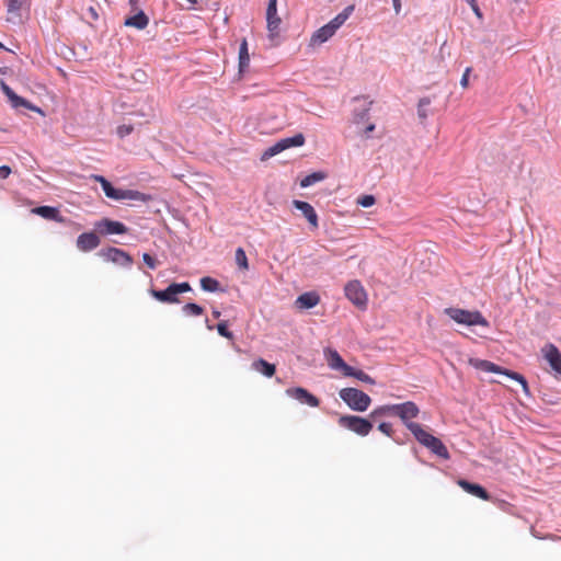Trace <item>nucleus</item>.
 Returning a JSON list of instances; mask_svg holds the SVG:
<instances>
[{
  "label": "nucleus",
  "mask_w": 561,
  "mask_h": 561,
  "mask_svg": "<svg viewBox=\"0 0 561 561\" xmlns=\"http://www.w3.org/2000/svg\"><path fill=\"white\" fill-rule=\"evenodd\" d=\"M458 485L463 491H466L467 493H469L476 497H479V499L485 500V501H488L490 499V494L488 493V491L482 485H480L478 483H473L468 480L460 479L458 481Z\"/></svg>",
  "instance_id": "14"
},
{
  "label": "nucleus",
  "mask_w": 561,
  "mask_h": 561,
  "mask_svg": "<svg viewBox=\"0 0 561 561\" xmlns=\"http://www.w3.org/2000/svg\"><path fill=\"white\" fill-rule=\"evenodd\" d=\"M373 130H375V124H373V123H371V124H369L368 126H366V128H365V134H367V135H368V134H369V133H371Z\"/></svg>",
  "instance_id": "57"
},
{
  "label": "nucleus",
  "mask_w": 561,
  "mask_h": 561,
  "mask_svg": "<svg viewBox=\"0 0 561 561\" xmlns=\"http://www.w3.org/2000/svg\"><path fill=\"white\" fill-rule=\"evenodd\" d=\"M325 179V174L323 172H312L308 175H306L301 181H300V186L301 187H308V186H311L322 180Z\"/></svg>",
  "instance_id": "35"
},
{
  "label": "nucleus",
  "mask_w": 561,
  "mask_h": 561,
  "mask_svg": "<svg viewBox=\"0 0 561 561\" xmlns=\"http://www.w3.org/2000/svg\"><path fill=\"white\" fill-rule=\"evenodd\" d=\"M545 357L550 367L561 376V353L553 344H548L545 350Z\"/></svg>",
  "instance_id": "16"
},
{
  "label": "nucleus",
  "mask_w": 561,
  "mask_h": 561,
  "mask_svg": "<svg viewBox=\"0 0 561 561\" xmlns=\"http://www.w3.org/2000/svg\"><path fill=\"white\" fill-rule=\"evenodd\" d=\"M284 151L282 142L278 140L273 146L268 147L262 154V160L270 159Z\"/></svg>",
  "instance_id": "40"
},
{
  "label": "nucleus",
  "mask_w": 561,
  "mask_h": 561,
  "mask_svg": "<svg viewBox=\"0 0 561 561\" xmlns=\"http://www.w3.org/2000/svg\"><path fill=\"white\" fill-rule=\"evenodd\" d=\"M236 263L238 264V266L242 270H248L249 268V265H248V257H247V254L244 252V250L242 248H238L236 250Z\"/></svg>",
  "instance_id": "42"
},
{
  "label": "nucleus",
  "mask_w": 561,
  "mask_h": 561,
  "mask_svg": "<svg viewBox=\"0 0 561 561\" xmlns=\"http://www.w3.org/2000/svg\"><path fill=\"white\" fill-rule=\"evenodd\" d=\"M99 255L102 256L105 261L127 268H129L134 263V260L129 253L115 247H108L100 250Z\"/></svg>",
  "instance_id": "7"
},
{
  "label": "nucleus",
  "mask_w": 561,
  "mask_h": 561,
  "mask_svg": "<svg viewBox=\"0 0 561 561\" xmlns=\"http://www.w3.org/2000/svg\"><path fill=\"white\" fill-rule=\"evenodd\" d=\"M11 174V168L9 165L0 167V178L7 179Z\"/></svg>",
  "instance_id": "52"
},
{
  "label": "nucleus",
  "mask_w": 561,
  "mask_h": 561,
  "mask_svg": "<svg viewBox=\"0 0 561 561\" xmlns=\"http://www.w3.org/2000/svg\"><path fill=\"white\" fill-rule=\"evenodd\" d=\"M397 416L400 417L404 426L413 434V425H420L416 422H413L412 419L419 416L420 409L417 404L413 401H405L403 403H397Z\"/></svg>",
  "instance_id": "5"
},
{
  "label": "nucleus",
  "mask_w": 561,
  "mask_h": 561,
  "mask_svg": "<svg viewBox=\"0 0 561 561\" xmlns=\"http://www.w3.org/2000/svg\"><path fill=\"white\" fill-rule=\"evenodd\" d=\"M211 313H213V317L216 318V319L221 316L220 311L217 310V309H214Z\"/></svg>",
  "instance_id": "59"
},
{
  "label": "nucleus",
  "mask_w": 561,
  "mask_h": 561,
  "mask_svg": "<svg viewBox=\"0 0 561 561\" xmlns=\"http://www.w3.org/2000/svg\"><path fill=\"white\" fill-rule=\"evenodd\" d=\"M470 72H471V68L468 67V68H466L465 72L462 73V77L460 79V85L462 88H467L468 87Z\"/></svg>",
  "instance_id": "51"
},
{
  "label": "nucleus",
  "mask_w": 561,
  "mask_h": 561,
  "mask_svg": "<svg viewBox=\"0 0 561 561\" xmlns=\"http://www.w3.org/2000/svg\"><path fill=\"white\" fill-rule=\"evenodd\" d=\"M142 260H144V263L150 268V270H154L157 268L158 266V261L157 259H154L152 255H150L149 253H144L142 254Z\"/></svg>",
  "instance_id": "48"
},
{
  "label": "nucleus",
  "mask_w": 561,
  "mask_h": 561,
  "mask_svg": "<svg viewBox=\"0 0 561 561\" xmlns=\"http://www.w3.org/2000/svg\"><path fill=\"white\" fill-rule=\"evenodd\" d=\"M339 396L351 410L357 412L366 411L371 403V398L357 388H343L340 390Z\"/></svg>",
  "instance_id": "3"
},
{
  "label": "nucleus",
  "mask_w": 561,
  "mask_h": 561,
  "mask_svg": "<svg viewBox=\"0 0 561 561\" xmlns=\"http://www.w3.org/2000/svg\"><path fill=\"white\" fill-rule=\"evenodd\" d=\"M346 298L357 308L365 309L367 307V294L359 280L348 282L344 287Z\"/></svg>",
  "instance_id": "6"
},
{
  "label": "nucleus",
  "mask_w": 561,
  "mask_h": 561,
  "mask_svg": "<svg viewBox=\"0 0 561 561\" xmlns=\"http://www.w3.org/2000/svg\"><path fill=\"white\" fill-rule=\"evenodd\" d=\"M100 242V238L95 232H83L77 238V248L82 252H90L96 249Z\"/></svg>",
  "instance_id": "13"
},
{
  "label": "nucleus",
  "mask_w": 561,
  "mask_h": 561,
  "mask_svg": "<svg viewBox=\"0 0 561 561\" xmlns=\"http://www.w3.org/2000/svg\"><path fill=\"white\" fill-rule=\"evenodd\" d=\"M520 386L523 387V390L526 394H529V388H528V382L526 380V378H524V380H522V382H519Z\"/></svg>",
  "instance_id": "55"
},
{
  "label": "nucleus",
  "mask_w": 561,
  "mask_h": 561,
  "mask_svg": "<svg viewBox=\"0 0 561 561\" xmlns=\"http://www.w3.org/2000/svg\"><path fill=\"white\" fill-rule=\"evenodd\" d=\"M128 3L130 5L131 10L135 11V10H137L139 0H128Z\"/></svg>",
  "instance_id": "56"
},
{
  "label": "nucleus",
  "mask_w": 561,
  "mask_h": 561,
  "mask_svg": "<svg viewBox=\"0 0 561 561\" xmlns=\"http://www.w3.org/2000/svg\"><path fill=\"white\" fill-rule=\"evenodd\" d=\"M32 213L38 215L45 219L54 220L57 222H65L66 218H64L57 207L53 206H38L32 209Z\"/></svg>",
  "instance_id": "17"
},
{
  "label": "nucleus",
  "mask_w": 561,
  "mask_h": 561,
  "mask_svg": "<svg viewBox=\"0 0 561 561\" xmlns=\"http://www.w3.org/2000/svg\"><path fill=\"white\" fill-rule=\"evenodd\" d=\"M378 430L383 433L385 435H387L388 437H391L397 444H402L401 440L397 439L393 437V430H392V425L390 423H387V422H381L379 425H378Z\"/></svg>",
  "instance_id": "44"
},
{
  "label": "nucleus",
  "mask_w": 561,
  "mask_h": 561,
  "mask_svg": "<svg viewBox=\"0 0 561 561\" xmlns=\"http://www.w3.org/2000/svg\"><path fill=\"white\" fill-rule=\"evenodd\" d=\"M376 203V198L374 195H362L357 199V204L360 205L364 208L371 207Z\"/></svg>",
  "instance_id": "45"
},
{
  "label": "nucleus",
  "mask_w": 561,
  "mask_h": 561,
  "mask_svg": "<svg viewBox=\"0 0 561 561\" xmlns=\"http://www.w3.org/2000/svg\"><path fill=\"white\" fill-rule=\"evenodd\" d=\"M191 7H188V9H195V5L197 4L198 0H186Z\"/></svg>",
  "instance_id": "58"
},
{
  "label": "nucleus",
  "mask_w": 561,
  "mask_h": 561,
  "mask_svg": "<svg viewBox=\"0 0 561 561\" xmlns=\"http://www.w3.org/2000/svg\"><path fill=\"white\" fill-rule=\"evenodd\" d=\"M369 105H364L363 107L354 108V122L356 124L366 122L369 118Z\"/></svg>",
  "instance_id": "37"
},
{
  "label": "nucleus",
  "mask_w": 561,
  "mask_h": 561,
  "mask_svg": "<svg viewBox=\"0 0 561 561\" xmlns=\"http://www.w3.org/2000/svg\"><path fill=\"white\" fill-rule=\"evenodd\" d=\"M119 195V201L130 199L141 203H148L152 201V196L150 194H146L137 190H122Z\"/></svg>",
  "instance_id": "27"
},
{
  "label": "nucleus",
  "mask_w": 561,
  "mask_h": 561,
  "mask_svg": "<svg viewBox=\"0 0 561 561\" xmlns=\"http://www.w3.org/2000/svg\"><path fill=\"white\" fill-rule=\"evenodd\" d=\"M465 1L470 5V8L472 9L476 16L478 19L482 20L483 14H482V11H481L477 0H465Z\"/></svg>",
  "instance_id": "50"
},
{
  "label": "nucleus",
  "mask_w": 561,
  "mask_h": 561,
  "mask_svg": "<svg viewBox=\"0 0 561 561\" xmlns=\"http://www.w3.org/2000/svg\"><path fill=\"white\" fill-rule=\"evenodd\" d=\"M88 12L90 14V16L93 19V20H98L99 19V14L96 12V10L93 8V7H90L88 9Z\"/></svg>",
  "instance_id": "54"
},
{
  "label": "nucleus",
  "mask_w": 561,
  "mask_h": 561,
  "mask_svg": "<svg viewBox=\"0 0 561 561\" xmlns=\"http://www.w3.org/2000/svg\"><path fill=\"white\" fill-rule=\"evenodd\" d=\"M149 24V18L142 10H138L136 14L128 16L124 21L125 26L145 30Z\"/></svg>",
  "instance_id": "24"
},
{
  "label": "nucleus",
  "mask_w": 561,
  "mask_h": 561,
  "mask_svg": "<svg viewBox=\"0 0 561 561\" xmlns=\"http://www.w3.org/2000/svg\"><path fill=\"white\" fill-rule=\"evenodd\" d=\"M252 368L268 378H271L276 371L275 365L266 362L263 358L254 360L252 363Z\"/></svg>",
  "instance_id": "29"
},
{
  "label": "nucleus",
  "mask_w": 561,
  "mask_h": 561,
  "mask_svg": "<svg viewBox=\"0 0 561 561\" xmlns=\"http://www.w3.org/2000/svg\"><path fill=\"white\" fill-rule=\"evenodd\" d=\"M469 364L478 370L501 374L502 367L486 359L470 358Z\"/></svg>",
  "instance_id": "26"
},
{
  "label": "nucleus",
  "mask_w": 561,
  "mask_h": 561,
  "mask_svg": "<svg viewBox=\"0 0 561 561\" xmlns=\"http://www.w3.org/2000/svg\"><path fill=\"white\" fill-rule=\"evenodd\" d=\"M397 403L394 404H383L377 407L369 413V419L376 421L379 417L383 416H397Z\"/></svg>",
  "instance_id": "28"
},
{
  "label": "nucleus",
  "mask_w": 561,
  "mask_h": 561,
  "mask_svg": "<svg viewBox=\"0 0 561 561\" xmlns=\"http://www.w3.org/2000/svg\"><path fill=\"white\" fill-rule=\"evenodd\" d=\"M172 285L174 287V291H175L176 296L192 290V287H191L190 283H187V282L172 283Z\"/></svg>",
  "instance_id": "47"
},
{
  "label": "nucleus",
  "mask_w": 561,
  "mask_h": 561,
  "mask_svg": "<svg viewBox=\"0 0 561 561\" xmlns=\"http://www.w3.org/2000/svg\"><path fill=\"white\" fill-rule=\"evenodd\" d=\"M91 179H93L95 182H99L101 184L102 190L106 197L114 199V201H119V196H121L119 194H121L122 188L114 187L112 185V183L107 179H105L103 175L92 174Z\"/></svg>",
  "instance_id": "19"
},
{
  "label": "nucleus",
  "mask_w": 561,
  "mask_h": 561,
  "mask_svg": "<svg viewBox=\"0 0 561 561\" xmlns=\"http://www.w3.org/2000/svg\"><path fill=\"white\" fill-rule=\"evenodd\" d=\"M373 420L358 415H342L339 419L340 426L356 433L359 436H367L373 430Z\"/></svg>",
  "instance_id": "4"
},
{
  "label": "nucleus",
  "mask_w": 561,
  "mask_h": 561,
  "mask_svg": "<svg viewBox=\"0 0 561 561\" xmlns=\"http://www.w3.org/2000/svg\"><path fill=\"white\" fill-rule=\"evenodd\" d=\"M502 375H505L507 376L508 378L513 379V380H516L517 382H522V380H524V376L516 373V371H513V370H508V369H505L502 367Z\"/></svg>",
  "instance_id": "49"
},
{
  "label": "nucleus",
  "mask_w": 561,
  "mask_h": 561,
  "mask_svg": "<svg viewBox=\"0 0 561 561\" xmlns=\"http://www.w3.org/2000/svg\"><path fill=\"white\" fill-rule=\"evenodd\" d=\"M3 47H4L3 44L0 42V48H3Z\"/></svg>",
  "instance_id": "62"
},
{
  "label": "nucleus",
  "mask_w": 561,
  "mask_h": 561,
  "mask_svg": "<svg viewBox=\"0 0 561 561\" xmlns=\"http://www.w3.org/2000/svg\"><path fill=\"white\" fill-rule=\"evenodd\" d=\"M91 179H93L95 182H99L101 184L102 190L106 197L114 199V201H119V196H121L119 194H121L122 188L114 187L112 185V183L107 179H105L103 175L92 174Z\"/></svg>",
  "instance_id": "18"
},
{
  "label": "nucleus",
  "mask_w": 561,
  "mask_h": 561,
  "mask_svg": "<svg viewBox=\"0 0 561 561\" xmlns=\"http://www.w3.org/2000/svg\"><path fill=\"white\" fill-rule=\"evenodd\" d=\"M182 311L186 316L198 317L203 314L204 309L195 302H187L183 306Z\"/></svg>",
  "instance_id": "38"
},
{
  "label": "nucleus",
  "mask_w": 561,
  "mask_h": 561,
  "mask_svg": "<svg viewBox=\"0 0 561 561\" xmlns=\"http://www.w3.org/2000/svg\"><path fill=\"white\" fill-rule=\"evenodd\" d=\"M345 376L346 377H354L357 380H359L362 382H365V383H368V385H375L376 383V381H375V379L373 377H370L364 370L357 369V368H355L353 366L347 368V373H345Z\"/></svg>",
  "instance_id": "32"
},
{
  "label": "nucleus",
  "mask_w": 561,
  "mask_h": 561,
  "mask_svg": "<svg viewBox=\"0 0 561 561\" xmlns=\"http://www.w3.org/2000/svg\"><path fill=\"white\" fill-rule=\"evenodd\" d=\"M319 301L320 296L316 291H307L297 297L295 305L299 309H311L316 307Z\"/></svg>",
  "instance_id": "22"
},
{
  "label": "nucleus",
  "mask_w": 561,
  "mask_h": 561,
  "mask_svg": "<svg viewBox=\"0 0 561 561\" xmlns=\"http://www.w3.org/2000/svg\"><path fill=\"white\" fill-rule=\"evenodd\" d=\"M206 327L208 330H213L215 327L209 323L208 319H206Z\"/></svg>",
  "instance_id": "60"
},
{
  "label": "nucleus",
  "mask_w": 561,
  "mask_h": 561,
  "mask_svg": "<svg viewBox=\"0 0 561 561\" xmlns=\"http://www.w3.org/2000/svg\"><path fill=\"white\" fill-rule=\"evenodd\" d=\"M7 72V68L5 67H0V73H5Z\"/></svg>",
  "instance_id": "61"
},
{
  "label": "nucleus",
  "mask_w": 561,
  "mask_h": 561,
  "mask_svg": "<svg viewBox=\"0 0 561 561\" xmlns=\"http://www.w3.org/2000/svg\"><path fill=\"white\" fill-rule=\"evenodd\" d=\"M431 104V99L425 96L420 99L417 103V115L421 121H425L427 118V110L426 107Z\"/></svg>",
  "instance_id": "39"
},
{
  "label": "nucleus",
  "mask_w": 561,
  "mask_h": 561,
  "mask_svg": "<svg viewBox=\"0 0 561 561\" xmlns=\"http://www.w3.org/2000/svg\"><path fill=\"white\" fill-rule=\"evenodd\" d=\"M413 436L414 438L424 447H426L431 453L435 456L448 460L450 458L449 451L444 443L430 434L425 430H423L422 425H413Z\"/></svg>",
  "instance_id": "1"
},
{
  "label": "nucleus",
  "mask_w": 561,
  "mask_h": 561,
  "mask_svg": "<svg viewBox=\"0 0 561 561\" xmlns=\"http://www.w3.org/2000/svg\"><path fill=\"white\" fill-rule=\"evenodd\" d=\"M150 294L161 302L176 304L180 301L175 295L174 287L172 284H170L165 289L162 290L151 289Z\"/></svg>",
  "instance_id": "23"
},
{
  "label": "nucleus",
  "mask_w": 561,
  "mask_h": 561,
  "mask_svg": "<svg viewBox=\"0 0 561 561\" xmlns=\"http://www.w3.org/2000/svg\"><path fill=\"white\" fill-rule=\"evenodd\" d=\"M305 136L301 133H298L291 137H286L279 139L282 142L283 149L286 150L291 147H300L305 144Z\"/></svg>",
  "instance_id": "34"
},
{
  "label": "nucleus",
  "mask_w": 561,
  "mask_h": 561,
  "mask_svg": "<svg viewBox=\"0 0 561 561\" xmlns=\"http://www.w3.org/2000/svg\"><path fill=\"white\" fill-rule=\"evenodd\" d=\"M217 332L220 336L233 340V333L229 331L227 321H221L216 325Z\"/></svg>",
  "instance_id": "43"
},
{
  "label": "nucleus",
  "mask_w": 561,
  "mask_h": 561,
  "mask_svg": "<svg viewBox=\"0 0 561 561\" xmlns=\"http://www.w3.org/2000/svg\"><path fill=\"white\" fill-rule=\"evenodd\" d=\"M96 230L102 234H124L128 228L121 221L103 218L95 224Z\"/></svg>",
  "instance_id": "11"
},
{
  "label": "nucleus",
  "mask_w": 561,
  "mask_h": 561,
  "mask_svg": "<svg viewBox=\"0 0 561 561\" xmlns=\"http://www.w3.org/2000/svg\"><path fill=\"white\" fill-rule=\"evenodd\" d=\"M266 22L270 36H277L282 20L277 14V0H268L266 8Z\"/></svg>",
  "instance_id": "10"
},
{
  "label": "nucleus",
  "mask_w": 561,
  "mask_h": 561,
  "mask_svg": "<svg viewBox=\"0 0 561 561\" xmlns=\"http://www.w3.org/2000/svg\"><path fill=\"white\" fill-rule=\"evenodd\" d=\"M91 179H93L95 182H99L101 184L102 190L106 197L114 199V201H119V196H121L119 194H121L122 188L114 187L112 185V183L107 179H105L103 175L92 174Z\"/></svg>",
  "instance_id": "21"
},
{
  "label": "nucleus",
  "mask_w": 561,
  "mask_h": 561,
  "mask_svg": "<svg viewBox=\"0 0 561 561\" xmlns=\"http://www.w3.org/2000/svg\"><path fill=\"white\" fill-rule=\"evenodd\" d=\"M392 3L396 13L399 14L401 11V0H392Z\"/></svg>",
  "instance_id": "53"
},
{
  "label": "nucleus",
  "mask_w": 561,
  "mask_h": 561,
  "mask_svg": "<svg viewBox=\"0 0 561 561\" xmlns=\"http://www.w3.org/2000/svg\"><path fill=\"white\" fill-rule=\"evenodd\" d=\"M91 179H93L95 182H99L101 184L102 190L106 197L114 199V201H119V196H121L119 194H121L122 188L114 187L112 185V183L107 179H105L103 175L92 174Z\"/></svg>",
  "instance_id": "20"
},
{
  "label": "nucleus",
  "mask_w": 561,
  "mask_h": 561,
  "mask_svg": "<svg viewBox=\"0 0 561 561\" xmlns=\"http://www.w3.org/2000/svg\"><path fill=\"white\" fill-rule=\"evenodd\" d=\"M336 32L328 23L318 28L311 36L309 45L312 47L319 46L328 42Z\"/></svg>",
  "instance_id": "15"
},
{
  "label": "nucleus",
  "mask_w": 561,
  "mask_h": 561,
  "mask_svg": "<svg viewBox=\"0 0 561 561\" xmlns=\"http://www.w3.org/2000/svg\"><path fill=\"white\" fill-rule=\"evenodd\" d=\"M134 130V126L130 125V124H123L121 126L117 127V136L119 138H125L127 137L128 135H130Z\"/></svg>",
  "instance_id": "46"
},
{
  "label": "nucleus",
  "mask_w": 561,
  "mask_h": 561,
  "mask_svg": "<svg viewBox=\"0 0 561 561\" xmlns=\"http://www.w3.org/2000/svg\"><path fill=\"white\" fill-rule=\"evenodd\" d=\"M293 206L304 215V217L308 220V222L312 229H318V227H319L318 215L311 204H309L308 202H305V201L294 199Z\"/></svg>",
  "instance_id": "12"
},
{
  "label": "nucleus",
  "mask_w": 561,
  "mask_h": 561,
  "mask_svg": "<svg viewBox=\"0 0 561 561\" xmlns=\"http://www.w3.org/2000/svg\"><path fill=\"white\" fill-rule=\"evenodd\" d=\"M445 313L458 324L467 327L490 325L489 321L485 319V317H483V314L479 310L470 311L461 308L449 307L445 309Z\"/></svg>",
  "instance_id": "2"
},
{
  "label": "nucleus",
  "mask_w": 561,
  "mask_h": 561,
  "mask_svg": "<svg viewBox=\"0 0 561 561\" xmlns=\"http://www.w3.org/2000/svg\"><path fill=\"white\" fill-rule=\"evenodd\" d=\"M199 284L201 288L207 293L225 291V289L220 288V283L210 276L202 277Z\"/></svg>",
  "instance_id": "33"
},
{
  "label": "nucleus",
  "mask_w": 561,
  "mask_h": 561,
  "mask_svg": "<svg viewBox=\"0 0 561 561\" xmlns=\"http://www.w3.org/2000/svg\"><path fill=\"white\" fill-rule=\"evenodd\" d=\"M0 88L2 90V92L4 93V95L8 98V100L10 101L12 107L14 108H19V107H25L27 110H31V111H34V112H37V113H42V110L32 104L30 101H27L26 99L18 95L7 83L5 81L1 80L0 81Z\"/></svg>",
  "instance_id": "8"
},
{
  "label": "nucleus",
  "mask_w": 561,
  "mask_h": 561,
  "mask_svg": "<svg viewBox=\"0 0 561 561\" xmlns=\"http://www.w3.org/2000/svg\"><path fill=\"white\" fill-rule=\"evenodd\" d=\"M284 151L282 142L278 140L273 146L268 147L262 154V160L270 159Z\"/></svg>",
  "instance_id": "41"
},
{
  "label": "nucleus",
  "mask_w": 561,
  "mask_h": 561,
  "mask_svg": "<svg viewBox=\"0 0 561 561\" xmlns=\"http://www.w3.org/2000/svg\"><path fill=\"white\" fill-rule=\"evenodd\" d=\"M250 65V55L248 49V42L244 38L239 47V73L247 71Z\"/></svg>",
  "instance_id": "30"
},
{
  "label": "nucleus",
  "mask_w": 561,
  "mask_h": 561,
  "mask_svg": "<svg viewBox=\"0 0 561 561\" xmlns=\"http://www.w3.org/2000/svg\"><path fill=\"white\" fill-rule=\"evenodd\" d=\"M30 0H7L8 13L20 15L19 12L25 5H28Z\"/></svg>",
  "instance_id": "36"
},
{
  "label": "nucleus",
  "mask_w": 561,
  "mask_h": 561,
  "mask_svg": "<svg viewBox=\"0 0 561 561\" xmlns=\"http://www.w3.org/2000/svg\"><path fill=\"white\" fill-rule=\"evenodd\" d=\"M354 11V5H347L336 16H334L328 24L336 32L350 18Z\"/></svg>",
  "instance_id": "31"
},
{
  "label": "nucleus",
  "mask_w": 561,
  "mask_h": 561,
  "mask_svg": "<svg viewBox=\"0 0 561 561\" xmlns=\"http://www.w3.org/2000/svg\"><path fill=\"white\" fill-rule=\"evenodd\" d=\"M286 394L299 401L302 404H307L312 408H317L320 404V400L302 387H293L286 389Z\"/></svg>",
  "instance_id": "9"
},
{
  "label": "nucleus",
  "mask_w": 561,
  "mask_h": 561,
  "mask_svg": "<svg viewBox=\"0 0 561 561\" xmlns=\"http://www.w3.org/2000/svg\"><path fill=\"white\" fill-rule=\"evenodd\" d=\"M328 354L329 366L332 369L341 370L342 374L345 376V373H347V368H350L351 366L344 362V359L341 357L337 351L328 348Z\"/></svg>",
  "instance_id": "25"
}]
</instances>
